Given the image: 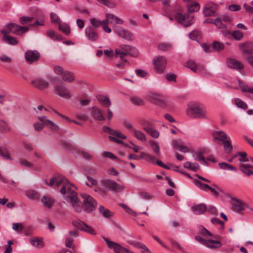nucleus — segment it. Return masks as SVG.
Masks as SVG:
<instances>
[{
  "instance_id": "nucleus-11",
  "label": "nucleus",
  "mask_w": 253,
  "mask_h": 253,
  "mask_svg": "<svg viewBox=\"0 0 253 253\" xmlns=\"http://www.w3.org/2000/svg\"><path fill=\"white\" fill-rule=\"evenodd\" d=\"M218 5L212 2H209L205 5L203 13L205 16H211L214 14L218 9Z\"/></svg>"
},
{
  "instance_id": "nucleus-10",
  "label": "nucleus",
  "mask_w": 253,
  "mask_h": 253,
  "mask_svg": "<svg viewBox=\"0 0 253 253\" xmlns=\"http://www.w3.org/2000/svg\"><path fill=\"white\" fill-rule=\"evenodd\" d=\"M91 117L95 120L99 121H105L106 117L103 111L97 107L93 106L89 108Z\"/></svg>"
},
{
  "instance_id": "nucleus-6",
  "label": "nucleus",
  "mask_w": 253,
  "mask_h": 253,
  "mask_svg": "<svg viewBox=\"0 0 253 253\" xmlns=\"http://www.w3.org/2000/svg\"><path fill=\"white\" fill-rule=\"evenodd\" d=\"M101 183L102 186L116 193L121 192L125 189L124 185H120L111 179L102 180L101 181Z\"/></svg>"
},
{
  "instance_id": "nucleus-31",
  "label": "nucleus",
  "mask_w": 253,
  "mask_h": 253,
  "mask_svg": "<svg viewBox=\"0 0 253 253\" xmlns=\"http://www.w3.org/2000/svg\"><path fill=\"white\" fill-rule=\"evenodd\" d=\"M173 146L177 149L182 152L186 153L189 151V148L183 145L182 143H179L177 140H173L172 142Z\"/></svg>"
},
{
  "instance_id": "nucleus-7",
  "label": "nucleus",
  "mask_w": 253,
  "mask_h": 253,
  "mask_svg": "<svg viewBox=\"0 0 253 253\" xmlns=\"http://www.w3.org/2000/svg\"><path fill=\"white\" fill-rule=\"evenodd\" d=\"M83 207L87 212H91L95 210L97 203L91 196L84 195V196Z\"/></svg>"
},
{
  "instance_id": "nucleus-54",
  "label": "nucleus",
  "mask_w": 253,
  "mask_h": 253,
  "mask_svg": "<svg viewBox=\"0 0 253 253\" xmlns=\"http://www.w3.org/2000/svg\"><path fill=\"white\" fill-rule=\"evenodd\" d=\"M195 160L199 162H203L205 165H207V162L203 156V153L202 152H198L197 153Z\"/></svg>"
},
{
  "instance_id": "nucleus-17",
  "label": "nucleus",
  "mask_w": 253,
  "mask_h": 253,
  "mask_svg": "<svg viewBox=\"0 0 253 253\" xmlns=\"http://www.w3.org/2000/svg\"><path fill=\"white\" fill-rule=\"evenodd\" d=\"M64 177L62 176H55L53 178H52L49 183L47 182V181L46 179H44L43 180V182L47 185H48L49 186H53L55 185L56 187H58L60 185H62L63 183L65 182Z\"/></svg>"
},
{
  "instance_id": "nucleus-28",
  "label": "nucleus",
  "mask_w": 253,
  "mask_h": 253,
  "mask_svg": "<svg viewBox=\"0 0 253 253\" xmlns=\"http://www.w3.org/2000/svg\"><path fill=\"white\" fill-rule=\"evenodd\" d=\"M192 209L195 214L200 215L204 213L207 211V207L204 204H200L193 206Z\"/></svg>"
},
{
  "instance_id": "nucleus-56",
  "label": "nucleus",
  "mask_w": 253,
  "mask_h": 253,
  "mask_svg": "<svg viewBox=\"0 0 253 253\" xmlns=\"http://www.w3.org/2000/svg\"><path fill=\"white\" fill-rule=\"evenodd\" d=\"M143 126V129L145 131H149V129L153 127V125L147 121L143 120L141 123Z\"/></svg>"
},
{
  "instance_id": "nucleus-61",
  "label": "nucleus",
  "mask_w": 253,
  "mask_h": 253,
  "mask_svg": "<svg viewBox=\"0 0 253 253\" xmlns=\"http://www.w3.org/2000/svg\"><path fill=\"white\" fill-rule=\"evenodd\" d=\"M6 34L9 33H16V26L13 23L9 24L7 26V30L5 31Z\"/></svg>"
},
{
  "instance_id": "nucleus-30",
  "label": "nucleus",
  "mask_w": 253,
  "mask_h": 253,
  "mask_svg": "<svg viewBox=\"0 0 253 253\" xmlns=\"http://www.w3.org/2000/svg\"><path fill=\"white\" fill-rule=\"evenodd\" d=\"M188 11L189 13L198 11L200 9V5L198 2L190 1L187 4Z\"/></svg>"
},
{
  "instance_id": "nucleus-41",
  "label": "nucleus",
  "mask_w": 253,
  "mask_h": 253,
  "mask_svg": "<svg viewBox=\"0 0 253 253\" xmlns=\"http://www.w3.org/2000/svg\"><path fill=\"white\" fill-rule=\"evenodd\" d=\"M184 167L187 169H190L191 170L196 171L200 168V166L198 163H192L190 162H186L184 164Z\"/></svg>"
},
{
  "instance_id": "nucleus-35",
  "label": "nucleus",
  "mask_w": 253,
  "mask_h": 253,
  "mask_svg": "<svg viewBox=\"0 0 253 253\" xmlns=\"http://www.w3.org/2000/svg\"><path fill=\"white\" fill-rule=\"evenodd\" d=\"M98 210L100 213L105 218H110L113 215V212L109 210L105 209L103 206H100Z\"/></svg>"
},
{
  "instance_id": "nucleus-48",
  "label": "nucleus",
  "mask_w": 253,
  "mask_h": 253,
  "mask_svg": "<svg viewBox=\"0 0 253 253\" xmlns=\"http://www.w3.org/2000/svg\"><path fill=\"white\" fill-rule=\"evenodd\" d=\"M45 126L55 131H57L59 128V126L56 124L49 120L46 121Z\"/></svg>"
},
{
  "instance_id": "nucleus-44",
  "label": "nucleus",
  "mask_w": 253,
  "mask_h": 253,
  "mask_svg": "<svg viewBox=\"0 0 253 253\" xmlns=\"http://www.w3.org/2000/svg\"><path fill=\"white\" fill-rule=\"evenodd\" d=\"M234 103L236 106L238 108H241L244 110L248 109L247 104L239 98H236L234 99Z\"/></svg>"
},
{
  "instance_id": "nucleus-2",
  "label": "nucleus",
  "mask_w": 253,
  "mask_h": 253,
  "mask_svg": "<svg viewBox=\"0 0 253 253\" xmlns=\"http://www.w3.org/2000/svg\"><path fill=\"white\" fill-rule=\"evenodd\" d=\"M186 114L188 117L192 118H205L207 111L203 104L195 102L188 104Z\"/></svg>"
},
{
  "instance_id": "nucleus-23",
  "label": "nucleus",
  "mask_w": 253,
  "mask_h": 253,
  "mask_svg": "<svg viewBox=\"0 0 253 253\" xmlns=\"http://www.w3.org/2000/svg\"><path fill=\"white\" fill-rule=\"evenodd\" d=\"M213 141L216 142V140H219L222 142L228 139L229 137L227 135L222 131H217L213 133Z\"/></svg>"
},
{
  "instance_id": "nucleus-9",
  "label": "nucleus",
  "mask_w": 253,
  "mask_h": 253,
  "mask_svg": "<svg viewBox=\"0 0 253 253\" xmlns=\"http://www.w3.org/2000/svg\"><path fill=\"white\" fill-rule=\"evenodd\" d=\"M104 240L106 243L108 247L110 249H113L115 253H126L127 249L121 246L118 243L110 241L107 238H104Z\"/></svg>"
},
{
  "instance_id": "nucleus-57",
  "label": "nucleus",
  "mask_w": 253,
  "mask_h": 253,
  "mask_svg": "<svg viewBox=\"0 0 253 253\" xmlns=\"http://www.w3.org/2000/svg\"><path fill=\"white\" fill-rule=\"evenodd\" d=\"M29 30V27L27 26H20L17 25V35L23 34Z\"/></svg>"
},
{
  "instance_id": "nucleus-19",
  "label": "nucleus",
  "mask_w": 253,
  "mask_h": 253,
  "mask_svg": "<svg viewBox=\"0 0 253 253\" xmlns=\"http://www.w3.org/2000/svg\"><path fill=\"white\" fill-rule=\"evenodd\" d=\"M85 35L90 41L94 42L98 39L97 33L91 27H87L85 29Z\"/></svg>"
},
{
  "instance_id": "nucleus-47",
  "label": "nucleus",
  "mask_w": 253,
  "mask_h": 253,
  "mask_svg": "<svg viewBox=\"0 0 253 253\" xmlns=\"http://www.w3.org/2000/svg\"><path fill=\"white\" fill-rule=\"evenodd\" d=\"M239 86L243 92H248L253 94V88H248L247 85L244 84L241 81L238 80Z\"/></svg>"
},
{
  "instance_id": "nucleus-52",
  "label": "nucleus",
  "mask_w": 253,
  "mask_h": 253,
  "mask_svg": "<svg viewBox=\"0 0 253 253\" xmlns=\"http://www.w3.org/2000/svg\"><path fill=\"white\" fill-rule=\"evenodd\" d=\"M85 223L82 221L81 220H74L72 221V224L73 225V226L81 230H82V229H84V224Z\"/></svg>"
},
{
  "instance_id": "nucleus-39",
  "label": "nucleus",
  "mask_w": 253,
  "mask_h": 253,
  "mask_svg": "<svg viewBox=\"0 0 253 253\" xmlns=\"http://www.w3.org/2000/svg\"><path fill=\"white\" fill-rule=\"evenodd\" d=\"M63 80L67 82L71 83L74 80V76L72 72L69 71H65L62 75Z\"/></svg>"
},
{
  "instance_id": "nucleus-38",
  "label": "nucleus",
  "mask_w": 253,
  "mask_h": 253,
  "mask_svg": "<svg viewBox=\"0 0 253 253\" xmlns=\"http://www.w3.org/2000/svg\"><path fill=\"white\" fill-rule=\"evenodd\" d=\"M42 202L43 203L44 206L48 209L51 208L54 203V201L52 199L47 197L45 196H44L42 197Z\"/></svg>"
},
{
  "instance_id": "nucleus-5",
  "label": "nucleus",
  "mask_w": 253,
  "mask_h": 253,
  "mask_svg": "<svg viewBox=\"0 0 253 253\" xmlns=\"http://www.w3.org/2000/svg\"><path fill=\"white\" fill-rule=\"evenodd\" d=\"M174 17L178 23L186 27L191 25L194 21V16L191 14L183 15L178 12L175 14Z\"/></svg>"
},
{
  "instance_id": "nucleus-1",
  "label": "nucleus",
  "mask_w": 253,
  "mask_h": 253,
  "mask_svg": "<svg viewBox=\"0 0 253 253\" xmlns=\"http://www.w3.org/2000/svg\"><path fill=\"white\" fill-rule=\"evenodd\" d=\"M64 179L65 180V182L60 186H62L60 189V193L62 194H65L67 190L68 195L67 196V199H69L75 211L80 212L82 211V209L79 203L80 200L77 196V194L68 184H66L67 180L65 178Z\"/></svg>"
},
{
  "instance_id": "nucleus-25",
  "label": "nucleus",
  "mask_w": 253,
  "mask_h": 253,
  "mask_svg": "<svg viewBox=\"0 0 253 253\" xmlns=\"http://www.w3.org/2000/svg\"><path fill=\"white\" fill-rule=\"evenodd\" d=\"M222 244L219 241H216L212 239H207L205 246L211 249H217L220 248Z\"/></svg>"
},
{
  "instance_id": "nucleus-16",
  "label": "nucleus",
  "mask_w": 253,
  "mask_h": 253,
  "mask_svg": "<svg viewBox=\"0 0 253 253\" xmlns=\"http://www.w3.org/2000/svg\"><path fill=\"white\" fill-rule=\"evenodd\" d=\"M149 99L155 104L162 106L165 105L164 97L156 93H150L149 95Z\"/></svg>"
},
{
  "instance_id": "nucleus-12",
  "label": "nucleus",
  "mask_w": 253,
  "mask_h": 253,
  "mask_svg": "<svg viewBox=\"0 0 253 253\" xmlns=\"http://www.w3.org/2000/svg\"><path fill=\"white\" fill-rule=\"evenodd\" d=\"M128 159L129 160H139L144 159L148 162L153 164L155 163L156 158L154 156L145 152H141L140 156H136L133 154H131L128 156Z\"/></svg>"
},
{
  "instance_id": "nucleus-29",
  "label": "nucleus",
  "mask_w": 253,
  "mask_h": 253,
  "mask_svg": "<svg viewBox=\"0 0 253 253\" xmlns=\"http://www.w3.org/2000/svg\"><path fill=\"white\" fill-rule=\"evenodd\" d=\"M252 169L253 167L250 165L242 164L239 166V169L248 176L253 174Z\"/></svg>"
},
{
  "instance_id": "nucleus-43",
  "label": "nucleus",
  "mask_w": 253,
  "mask_h": 253,
  "mask_svg": "<svg viewBox=\"0 0 253 253\" xmlns=\"http://www.w3.org/2000/svg\"><path fill=\"white\" fill-rule=\"evenodd\" d=\"M237 156H240V158L239 159V161L241 163L247 162L249 161V158L247 157V154L245 152H237L235 155L233 156V158H236Z\"/></svg>"
},
{
  "instance_id": "nucleus-55",
  "label": "nucleus",
  "mask_w": 253,
  "mask_h": 253,
  "mask_svg": "<svg viewBox=\"0 0 253 253\" xmlns=\"http://www.w3.org/2000/svg\"><path fill=\"white\" fill-rule=\"evenodd\" d=\"M19 163L22 167L27 168H31L33 166V163L25 159H19Z\"/></svg>"
},
{
  "instance_id": "nucleus-51",
  "label": "nucleus",
  "mask_w": 253,
  "mask_h": 253,
  "mask_svg": "<svg viewBox=\"0 0 253 253\" xmlns=\"http://www.w3.org/2000/svg\"><path fill=\"white\" fill-rule=\"evenodd\" d=\"M59 29L66 35H68L70 33V27L66 24H60L59 25Z\"/></svg>"
},
{
  "instance_id": "nucleus-3",
  "label": "nucleus",
  "mask_w": 253,
  "mask_h": 253,
  "mask_svg": "<svg viewBox=\"0 0 253 253\" xmlns=\"http://www.w3.org/2000/svg\"><path fill=\"white\" fill-rule=\"evenodd\" d=\"M115 53L117 56L120 55L121 60L124 62H127L125 57L129 55L132 57H136L138 52L136 48L130 45L121 44L118 48L116 49Z\"/></svg>"
},
{
  "instance_id": "nucleus-18",
  "label": "nucleus",
  "mask_w": 253,
  "mask_h": 253,
  "mask_svg": "<svg viewBox=\"0 0 253 253\" xmlns=\"http://www.w3.org/2000/svg\"><path fill=\"white\" fill-rule=\"evenodd\" d=\"M17 232L23 233L26 236L32 234V229L30 226L24 225L21 223H17Z\"/></svg>"
},
{
  "instance_id": "nucleus-26",
  "label": "nucleus",
  "mask_w": 253,
  "mask_h": 253,
  "mask_svg": "<svg viewBox=\"0 0 253 253\" xmlns=\"http://www.w3.org/2000/svg\"><path fill=\"white\" fill-rule=\"evenodd\" d=\"M199 232L200 234L202 235L205 237H210L212 238L218 239L219 238V236L217 235H213L208 229L205 228L203 226H201L199 227Z\"/></svg>"
},
{
  "instance_id": "nucleus-34",
  "label": "nucleus",
  "mask_w": 253,
  "mask_h": 253,
  "mask_svg": "<svg viewBox=\"0 0 253 253\" xmlns=\"http://www.w3.org/2000/svg\"><path fill=\"white\" fill-rule=\"evenodd\" d=\"M107 17L109 18V22L110 24L115 25L118 24H122L123 23V21L121 19L116 16L114 14H107Z\"/></svg>"
},
{
  "instance_id": "nucleus-59",
  "label": "nucleus",
  "mask_w": 253,
  "mask_h": 253,
  "mask_svg": "<svg viewBox=\"0 0 253 253\" xmlns=\"http://www.w3.org/2000/svg\"><path fill=\"white\" fill-rule=\"evenodd\" d=\"M82 230L91 235H96V233L94 231L93 229L85 223L84 224V229H82Z\"/></svg>"
},
{
  "instance_id": "nucleus-4",
  "label": "nucleus",
  "mask_w": 253,
  "mask_h": 253,
  "mask_svg": "<svg viewBox=\"0 0 253 253\" xmlns=\"http://www.w3.org/2000/svg\"><path fill=\"white\" fill-rule=\"evenodd\" d=\"M193 182L197 187L205 192H207L208 190H210L216 197L219 196L220 193H223V190L215 184L211 183V186L206 183H203L202 182L197 179H194Z\"/></svg>"
},
{
  "instance_id": "nucleus-36",
  "label": "nucleus",
  "mask_w": 253,
  "mask_h": 253,
  "mask_svg": "<svg viewBox=\"0 0 253 253\" xmlns=\"http://www.w3.org/2000/svg\"><path fill=\"white\" fill-rule=\"evenodd\" d=\"M27 197L32 200H38L40 199V195L34 190H28L26 192Z\"/></svg>"
},
{
  "instance_id": "nucleus-21",
  "label": "nucleus",
  "mask_w": 253,
  "mask_h": 253,
  "mask_svg": "<svg viewBox=\"0 0 253 253\" xmlns=\"http://www.w3.org/2000/svg\"><path fill=\"white\" fill-rule=\"evenodd\" d=\"M240 49L243 53L252 54H253V42H247L241 43L239 45Z\"/></svg>"
},
{
  "instance_id": "nucleus-53",
  "label": "nucleus",
  "mask_w": 253,
  "mask_h": 253,
  "mask_svg": "<svg viewBox=\"0 0 253 253\" xmlns=\"http://www.w3.org/2000/svg\"><path fill=\"white\" fill-rule=\"evenodd\" d=\"M33 19V17L23 16L19 19V21L21 24H28L29 25V22H31Z\"/></svg>"
},
{
  "instance_id": "nucleus-40",
  "label": "nucleus",
  "mask_w": 253,
  "mask_h": 253,
  "mask_svg": "<svg viewBox=\"0 0 253 253\" xmlns=\"http://www.w3.org/2000/svg\"><path fill=\"white\" fill-rule=\"evenodd\" d=\"M47 36L53 40H56L57 41H61L63 37L61 35L57 34L54 31L49 30L47 31Z\"/></svg>"
},
{
  "instance_id": "nucleus-27",
  "label": "nucleus",
  "mask_w": 253,
  "mask_h": 253,
  "mask_svg": "<svg viewBox=\"0 0 253 253\" xmlns=\"http://www.w3.org/2000/svg\"><path fill=\"white\" fill-rule=\"evenodd\" d=\"M227 63L230 68L236 69H242L244 68V65L240 62L234 59H229Z\"/></svg>"
},
{
  "instance_id": "nucleus-49",
  "label": "nucleus",
  "mask_w": 253,
  "mask_h": 253,
  "mask_svg": "<svg viewBox=\"0 0 253 253\" xmlns=\"http://www.w3.org/2000/svg\"><path fill=\"white\" fill-rule=\"evenodd\" d=\"M186 66L187 68H190L193 72L195 73L197 72V66L196 65V63L194 61H188L186 64Z\"/></svg>"
},
{
  "instance_id": "nucleus-42",
  "label": "nucleus",
  "mask_w": 253,
  "mask_h": 253,
  "mask_svg": "<svg viewBox=\"0 0 253 253\" xmlns=\"http://www.w3.org/2000/svg\"><path fill=\"white\" fill-rule=\"evenodd\" d=\"M133 133L137 139L142 141L146 140V135L141 131L135 129L133 130Z\"/></svg>"
},
{
  "instance_id": "nucleus-60",
  "label": "nucleus",
  "mask_w": 253,
  "mask_h": 253,
  "mask_svg": "<svg viewBox=\"0 0 253 253\" xmlns=\"http://www.w3.org/2000/svg\"><path fill=\"white\" fill-rule=\"evenodd\" d=\"M232 36L235 39L238 41H240L242 39L243 37V34L242 32L239 30H236L233 32Z\"/></svg>"
},
{
  "instance_id": "nucleus-24",
  "label": "nucleus",
  "mask_w": 253,
  "mask_h": 253,
  "mask_svg": "<svg viewBox=\"0 0 253 253\" xmlns=\"http://www.w3.org/2000/svg\"><path fill=\"white\" fill-rule=\"evenodd\" d=\"M97 99L100 105L102 106L108 108L111 105V101L109 98L105 95H99L97 96Z\"/></svg>"
},
{
  "instance_id": "nucleus-58",
  "label": "nucleus",
  "mask_w": 253,
  "mask_h": 253,
  "mask_svg": "<svg viewBox=\"0 0 253 253\" xmlns=\"http://www.w3.org/2000/svg\"><path fill=\"white\" fill-rule=\"evenodd\" d=\"M147 132L152 137L155 138H158L160 135L159 132L155 129L153 127L149 129V131H147Z\"/></svg>"
},
{
  "instance_id": "nucleus-15",
  "label": "nucleus",
  "mask_w": 253,
  "mask_h": 253,
  "mask_svg": "<svg viewBox=\"0 0 253 253\" xmlns=\"http://www.w3.org/2000/svg\"><path fill=\"white\" fill-rule=\"evenodd\" d=\"M115 33L119 37L126 41H132L133 40V35L129 31L122 28H116Z\"/></svg>"
},
{
  "instance_id": "nucleus-22",
  "label": "nucleus",
  "mask_w": 253,
  "mask_h": 253,
  "mask_svg": "<svg viewBox=\"0 0 253 253\" xmlns=\"http://www.w3.org/2000/svg\"><path fill=\"white\" fill-rule=\"evenodd\" d=\"M32 84L40 90L46 88L48 85V82L42 79H37L32 82Z\"/></svg>"
},
{
  "instance_id": "nucleus-8",
  "label": "nucleus",
  "mask_w": 253,
  "mask_h": 253,
  "mask_svg": "<svg viewBox=\"0 0 253 253\" xmlns=\"http://www.w3.org/2000/svg\"><path fill=\"white\" fill-rule=\"evenodd\" d=\"M153 64L155 71L158 73H162L167 65V59L163 56L155 57L153 59Z\"/></svg>"
},
{
  "instance_id": "nucleus-33",
  "label": "nucleus",
  "mask_w": 253,
  "mask_h": 253,
  "mask_svg": "<svg viewBox=\"0 0 253 253\" xmlns=\"http://www.w3.org/2000/svg\"><path fill=\"white\" fill-rule=\"evenodd\" d=\"M30 242L33 246L39 248H42L43 246L42 239L37 237L31 238Z\"/></svg>"
},
{
  "instance_id": "nucleus-62",
  "label": "nucleus",
  "mask_w": 253,
  "mask_h": 253,
  "mask_svg": "<svg viewBox=\"0 0 253 253\" xmlns=\"http://www.w3.org/2000/svg\"><path fill=\"white\" fill-rule=\"evenodd\" d=\"M131 100L133 104L137 105H141L143 104V100L136 96H132L131 98Z\"/></svg>"
},
{
  "instance_id": "nucleus-32",
  "label": "nucleus",
  "mask_w": 253,
  "mask_h": 253,
  "mask_svg": "<svg viewBox=\"0 0 253 253\" xmlns=\"http://www.w3.org/2000/svg\"><path fill=\"white\" fill-rule=\"evenodd\" d=\"M1 33L3 35V39L6 43L12 45L16 44V40L15 38H12L6 34L5 30H1Z\"/></svg>"
},
{
  "instance_id": "nucleus-37",
  "label": "nucleus",
  "mask_w": 253,
  "mask_h": 253,
  "mask_svg": "<svg viewBox=\"0 0 253 253\" xmlns=\"http://www.w3.org/2000/svg\"><path fill=\"white\" fill-rule=\"evenodd\" d=\"M222 144L224 147V149L227 153L229 154L232 152L233 146L232 145L230 137L223 141V142H222Z\"/></svg>"
},
{
  "instance_id": "nucleus-64",
  "label": "nucleus",
  "mask_w": 253,
  "mask_h": 253,
  "mask_svg": "<svg viewBox=\"0 0 253 253\" xmlns=\"http://www.w3.org/2000/svg\"><path fill=\"white\" fill-rule=\"evenodd\" d=\"M212 48L217 51H220L224 48V45L217 42H214L212 44Z\"/></svg>"
},
{
  "instance_id": "nucleus-46",
  "label": "nucleus",
  "mask_w": 253,
  "mask_h": 253,
  "mask_svg": "<svg viewBox=\"0 0 253 253\" xmlns=\"http://www.w3.org/2000/svg\"><path fill=\"white\" fill-rule=\"evenodd\" d=\"M149 143L151 148L153 149V150L155 154L157 156H159L160 153L159 145L153 141H149Z\"/></svg>"
},
{
  "instance_id": "nucleus-63",
  "label": "nucleus",
  "mask_w": 253,
  "mask_h": 253,
  "mask_svg": "<svg viewBox=\"0 0 253 253\" xmlns=\"http://www.w3.org/2000/svg\"><path fill=\"white\" fill-rule=\"evenodd\" d=\"M207 210L211 214L216 215L218 214V211L215 207L212 206H209L208 208L207 207Z\"/></svg>"
},
{
  "instance_id": "nucleus-20",
  "label": "nucleus",
  "mask_w": 253,
  "mask_h": 253,
  "mask_svg": "<svg viewBox=\"0 0 253 253\" xmlns=\"http://www.w3.org/2000/svg\"><path fill=\"white\" fill-rule=\"evenodd\" d=\"M232 209L234 211L239 212L244 210V204L241 200L236 198H232Z\"/></svg>"
},
{
  "instance_id": "nucleus-50",
  "label": "nucleus",
  "mask_w": 253,
  "mask_h": 253,
  "mask_svg": "<svg viewBox=\"0 0 253 253\" xmlns=\"http://www.w3.org/2000/svg\"><path fill=\"white\" fill-rule=\"evenodd\" d=\"M172 45L169 43H162L158 45V48L160 50L166 51L172 48Z\"/></svg>"
},
{
  "instance_id": "nucleus-14",
  "label": "nucleus",
  "mask_w": 253,
  "mask_h": 253,
  "mask_svg": "<svg viewBox=\"0 0 253 253\" xmlns=\"http://www.w3.org/2000/svg\"><path fill=\"white\" fill-rule=\"evenodd\" d=\"M25 55L26 61L30 63L38 61L40 57V53L37 50H28Z\"/></svg>"
},
{
  "instance_id": "nucleus-45",
  "label": "nucleus",
  "mask_w": 253,
  "mask_h": 253,
  "mask_svg": "<svg viewBox=\"0 0 253 253\" xmlns=\"http://www.w3.org/2000/svg\"><path fill=\"white\" fill-rule=\"evenodd\" d=\"M0 155L5 160L10 159V154L5 147H0Z\"/></svg>"
},
{
  "instance_id": "nucleus-13",
  "label": "nucleus",
  "mask_w": 253,
  "mask_h": 253,
  "mask_svg": "<svg viewBox=\"0 0 253 253\" xmlns=\"http://www.w3.org/2000/svg\"><path fill=\"white\" fill-rule=\"evenodd\" d=\"M55 94L64 98H70L72 96L70 91L63 85H57L55 86Z\"/></svg>"
}]
</instances>
